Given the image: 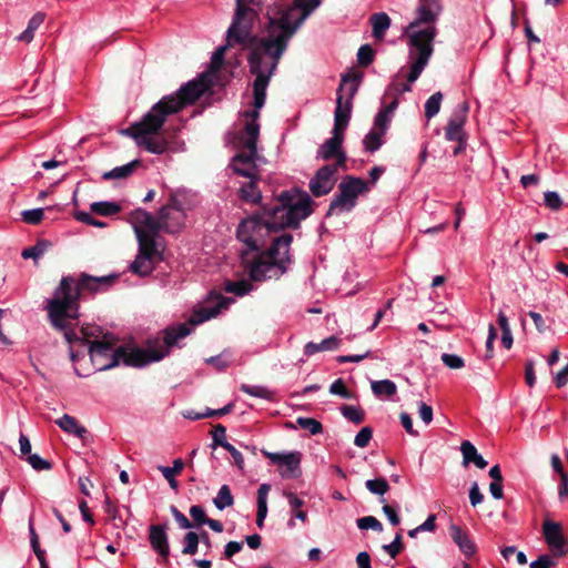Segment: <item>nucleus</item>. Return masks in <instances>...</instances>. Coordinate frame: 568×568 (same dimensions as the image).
<instances>
[{"instance_id": "44", "label": "nucleus", "mask_w": 568, "mask_h": 568, "mask_svg": "<svg viewBox=\"0 0 568 568\" xmlns=\"http://www.w3.org/2000/svg\"><path fill=\"white\" fill-rule=\"evenodd\" d=\"M385 133H382L381 131H378L376 129L371 130L369 133L366 134V136L364 139L365 149L368 152L377 151L382 145V136Z\"/></svg>"}, {"instance_id": "16", "label": "nucleus", "mask_w": 568, "mask_h": 568, "mask_svg": "<svg viewBox=\"0 0 568 568\" xmlns=\"http://www.w3.org/2000/svg\"><path fill=\"white\" fill-rule=\"evenodd\" d=\"M338 169L336 165L326 164L316 171L308 184L310 191L314 196L321 197L333 190L337 181L336 174Z\"/></svg>"}, {"instance_id": "4", "label": "nucleus", "mask_w": 568, "mask_h": 568, "mask_svg": "<svg viewBox=\"0 0 568 568\" xmlns=\"http://www.w3.org/2000/svg\"><path fill=\"white\" fill-rule=\"evenodd\" d=\"M118 278V274L92 276L84 272L78 276H63L52 298L47 302L45 310L51 325L55 329H64L65 320L79 318L80 300L84 293L105 292Z\"/></svg>"}, {"instance_id": "54", "label": "nucleus", "mask_w": 568, "mask_h": 568, "mask_svg": "<svg viewBox=\"0 0 568 568\" xmlns=\"http://www.w3.org/2000/svg\"><path fill=\"white\" fill-rule=\"evenodd\" d=\"M43 215V209L27 210L22 212V220L28 224L37 225L42 221Z\"/></svg>"}, {"instance_id": "8", "label": "nucleus", "mask_w": 568, "mask_h": 568, "mask_svg": "<svg viewBox=\"0 0 568 568\" xmlns=\"http://www.w3.org/2000/svg\"><path fill=\"white\" fill-rule=\"evenodd\" d=\"M264 55H266L265 52L256 47L247 54L250 71L255 75L253 82V105L256 109H261L265 104L266 89L280 62V60L270 59L268 63L263 59Z\"/></svg>"}, {"instance_id": "49", "label": "nucleus", "mask_w": 568, "mask_h": 568, "mask_svg": "<svg viewBox=\"0 0 568 568\" xmlns=\"http://www.w3.org/2000/svg\"><path fill=\"white\" fill-rule=\"evenodd\" d=\"M356 524H357V527L362 530H367V529H373L375 531L383 530L382 523L378 519H376L374 516H365V517L358 518Z\"/></svg>"}, {"instance_id": "25", "label": "nucleus", "mask_w": 568, "mask_h": 568, "mask_svg": "<svg viewBox=\"0 0 568 568\" xmlns=\"http://www.w3.org/2000/svg\"><path fill=\"white\" fill-rule=\"evenodd\" d=\"M57 425L64 432L77 436L80 439H84L88 430L84 426L80 425L79 422L68 414H64L60 419H58Z\"/></svg>"}, {"instance_id": "38", "label": "nucleus", "mask_w": 568, "mask_h": 568, "mask_svg": "<svg viewBox=\"0 0 568 568\" xmlns=\"http://www.w3.org/2000/svg\"><path fill=\"white\" fill-rule=\"evenodd\" d=\"M372 390L376 396L385 395L387 397H392L396 394L397 387L394 382L389 379H383L373 382Z\"/></svg>"}, {"instance_id": "35", "label": "nucleus", "mask_w": 568, "mask_h": 568, "mask_svg": "<svg viewBox=\"0 0 568 568\" xmlns=\"http://www.w3.org/2000/svg\"><path fill=\"white\" fill-rule=\"evenodd\" d=\"M51 246L48 240H39L33 246L27 247L22 251L23 258L37 260L42 256Z\"/></svg>"}, {"instance_id": "57", "label": "nucleus", "mask_w": 568, "mask_h": 568, "mask_svg": "<svg viewBox=\"0 0 568 568\" xmlns=\"http://www.w3.org/2000/svg\"><path fill=\"white\" fill-rule=\"evenodd\" d=\"M28 463L32 466L36 470H49L51 469L52 465L49 460L43 459L38 454H31L27 457Z\"/></svg>"}, {"instance_id": "63", "label": "nucleus", "mask_w": 568, "mask_h": 568, "mask_svg": "<svg viewBox=\"0 0 568 568\" xmlns=\"http://www.w3.org/2000/svg\"><path fill=\"white\" fill-rule=\"evenodd\" d=\"M389 123V115L386 112L379 111L375 118L374 129L381 131L382 133L386 132V129Z\"/></svg>"}, {"instance_id": "48", "label": "nucleus", "mask_w": 568, "mask_h": 568, "mask_svg": "<svg viewBox=\"0 0 568 568\" xmlns=\"http://www.w3.org/2000/svg\"><path fill=\"white\" fill-rule=\"evenodd\" d=\"M190 516L192 517L193 521V528H199L207 521V515L204 510V508L200 505H193L190 508Z\"/></svg>"}, {"instance_id": "6", "label": "nucleus", "mask_w": 568, "mask_h": 568, "mask_svg": "<svg viewBox=\"0 0 568 568\" xmlns=\"http://www.w3.org/2000/svg\"><path fill=\"white\" fill-rule=\"evenodd\" d=\"M260 136V126L250 124L237 135V145L241 151L235 154L231 162L233 172L240 176L251 180H260L256 161L260 160L257 153V140Z\"/></svg>"}, {"instance_id": "43", "label": "nucleus", "mask_w": 568, "mask_h": 568, "mask_svg": "<svg viewBox=\"0 0 568 568\" xmlns=\"http://www.w3.org/2000/svg\"><path fill=\"white\" fill-rule=\"evenodd\" d=\"M365 486L372 494L378 496H384L389 490V485L384 477L368 479Z\"/></svg>"}, {"instance_id": "60", "label": "nucleus", "mask_w": 568, "mask_h": 568, "mask_svg": "<svg viewBox=\"0 0 568 568\" xmlns=\"http://www.w3.org/2000/svg\"><path fill=\"white\" fill-rule=\"evenodd\" d=\"M171 514L178 523L179 527L182 529L193 528L192 521L186 518L184 514H182L175 506L170 507Z\"/></svg>"}, {"instance_id": "46", "label": "nucleus", "mask_w": 568, "mask_h": 568, "mask_svg": "<svg viewBox=\"0 0 568 568\" xmlns=\"http://www.w3.org/2000/svg\"><path fill=\"white\" fill-rule=\"evenodd\" d=\"M296 423L302 429L308 430L312 435L320 434L323 430L322 424L315 418L298 417Z\"/></svg>"}, {"instance_id": "33", "label": "nucleus", "mask_w": 568, "mask_h": 568, "mask_svg": "<svg viewBox=\"0 0 568 568\" xmlns=\"http://www.w3.org/2000/svg\"><path fill=\"white\" fill-rule=\"evenodd\" d=\"M233 406L234 405L232 403H230V404L225 405L224 407H222L220 409L206 408L204 413L189 412L184 416L186 418H190V419H193V420H199V419L209 418V417H221V416H224V415L231 413L232 409H233Z\"/></svg>"}, {"instance_id": "39", "label": "nucleus", "mask_w": 568, "mask_h": 568, "mask_svg": "<svg viewBox=\"0 0 568 568\" xmlns=\"http://www.w3.org/2000/svg\"><path fill=\"white\" fill-rule=\"evenodd\" d=\"M342 415L349 422L358 425L365 420V412L361 407L352 405H343L341 407Z\"/></svg>"}, {"instance_id": "26", "label": "nucleus", "mask_w": 568, "mask_h": 568, "mask_svg": "<svg viewBox=\"0 0 568 568\" xmlns=\"http://www.w3.org/2000/svg\"><path fill=\"white\" fill-rule=\"evenodd\" d=\"M185 466V463L181 458H176L173 460V466H158V469L161 471L163 477L168 480L170 487L174 490L179 488V483L175 479V476L180 475Z\"/></svg>"}, {"instance_id": "41", "label": "nucleus", "mask_w": 568, "mask_h": 568, "mask_svg": "<svg viewBox=\"0 0 568 568\" xmlns=\"http://www.w3.org/2000/svg\"><path fill=\"white\" fill-rule=\"evenodd\" d=\"M240 389L254 397L271 400L273 398V392L264 386L242 384Z\"/></svg>"}, {"instance_id": "14", "label": "nucleus", "mask_w": 568, "mask_h": 568, "mask_svg": "<svg viewBox=\"0 0 568 568\" xmlns=\"http://www.w3.org/2000/svg\"><path fill=\"white\" fill-rule=\"evenodd\" d=\"M160 219L166 233L173 234L182 229L185 213L182 203L174 195H171L169 203L160 209Z\"/></svg>"}, {"instance_id": "53", "label": "nucleus", "mask_w": 568, "mask_h": 568, "mask_svg": "<svg viewBox=\"0 0 568 568\" xmlns=\"http://www.w3.org/2000/svg\"><path fill=\"white\" fill-rule=\"evenodd\" d=\"M226 437V428L222 424H216L213 427L212 430V439H213V447L221 446L224 447V445L229 444L225 439Z\"/></svg>"}, {"instance_id": "3", "label": "nucleus", "mask_w": 568, "mask_h": 568, "mask_svg": "<svg viewBox=\"0 0 568 568\" xmlns=\"http://www.w3.org/2000/svg\"><path fill=\"white\" fill-rule=\"evenodd\" d=\"M212 85L213 80L210 73H201L196 79L182 85L174 94L164 95L140 121L121 130V134L132 138L139 146L152 154L165 153L169 149V140L163 130L166 118L195 103Z\"/></svg>"}, {"instance_id": "64", "label": "nucleus", "mask_w": 568, "mask_h": 568, "mask_svg": "<svg viewBox=\"0 0 568 568\" xmlns=\"http://www.w3.org/2000/svg\"><path fill=\"white\" fill-rule=\"evenodd\" d=\"M556 562L548 555H540L530 564V568H551Z\"/></svg>"}, {"instance_id": "10", "label": "nucleus", "mask_w": 568, "mask_h": 568, "mask_svg": "<svg viewBox=\"0 0 568 568\" xmlns=\"http://www.w3.org/2000/svg\"><path fill=\"white\" fill-rule=\"evenodd\" d=\"M361 79V73H347L342 77V81L337 90L332 134H338L344 138V131L346 130L351 119L352 100L357 92Z\"/></svg>"}, {"instance_id": "56", "label": "nucleus", "mask_w": 568, "mask_h": 568, "mask_svg": "<svg viewBox=\"0 0 568 568\" xmlns=\"http://www.w3.org/2000/svg\"><path fill=\"white\" fill-rule=\"evenodd\" d=\"M442 362L450 369H460L465 366L464 359L455 354L444 353L442 355Z\"/></svg>"}, {"instance_id": "9", "label": "nucleus", "mask_w": 568, "mask_h": 568, "mask_svg": "<svg viewBox=\"0 0 568 568\" xmlns=\"http://www.w3.org/2000/svg\"><path fill=\"white\" fill-rule=\"evenodd\" d=\"M264 55H266L265 52L256 47L247 54L250 71L255 75L253 82V105L256 109H261L265 104L266 89L280 62V60L270 59L268 63L263 59Z\"/></svg>"}, {"instance_id": "11", "label": "nucleus", "mask_w": 568, "mask_h": 568, "mask_svg": "<svg viewBox=\"0 0 568 568\" xmlns=\"http://www.w3.org/2000/svg\"><path fill=\"white\" fill-rule=\"evenodd\" d=\"M368 183L353 175H346L338 185V194L331 201L326 216H331L336 211H349L356 205V199L359 194L368 192Z\"/></svg>"}, {"instance_id": "27", "label": "nucleus", "mask_w": 568, "mask_h": 568, "mask_svg": "<svg viewBox=\"0 0 568 568\" xmlns=\"http://www.w3.org/2000/svg\"><path fill=\"white\" fill-rule=\"evenodd\" d=\"M341 339L336 336H329L321 343L308 342L304 347V353L307 356L314 355L317 352L335 351L338 348Z\"/></svg>"}, {"instance_id": "29", "label": "nucleus", "mask_w": 568, "mask_h": 568, "mask_svg": "<svg viewBox=\"0 0 568 568\" xmlns=\"http://www.w3.org/2000/svg\"><path fill=\"white\" fill-rule=\"evenodd\" d=\"M139 166H141V161L133 160L125 165L114 168L111 171L103 173L102 178L104 180L125 179L130 176Z\"/></svg>"}, {"instance_id": "42", "label": "nucleus", "mask_w": 568, "mask_h": 568, "mask_svg": "<svg viewBox=\"0 0 568 568\" xmlns=\"http://www.w3.org/2000/svg\"><path fill=\"white\" fill-rule=\"evenodd\" d=\"M443 100L442 92H435L432 94L425 103V116L429 120L435 116L440 110V103Z\"/></svg>"}, {"instance_id": "50", "label": "nucleus", "mask_w": 568, "mask_h": 568, "mask_svg": "<svg viewBox=\"0 0 568 568\" xmlns=\"http://www.w3.org/2000/svg\"><path fill=\"white\" fill-rule=\"evenodd\" d=\"M383 549L392 557V558H396L404 549V544H403V537H402V534L400 532H397L395 535V538L394 540L388 544V545H384L383 546Z\"/></svg>"}, {"instance_id": "31", "label": "nucleus", "mask_w": 568, "mask_h": 568, "mask_svg": "<svg viewBox=\"0 0 568 568\" xmlns=\"http://www.w3.org/2000/svg\"><path fill=\"white\" fill-rule=\"evenodd\" d=\"M257 181L258 180H251L241 187L240 193L243 201L258 203L262 200V193L256 185Z\"/></svg>"}, {"instance_id": "12", "label": "nucleus", "mask_w": 568, "mask_h": 568, "mask_svg": "<svg viewBox=\"0 0 568 568\" xmlns=\"http://www.w3.org/2000/svg\"><path fill=\"white\" fill-rule=\"evenodd\" d=\"M235 2L236 8L232 23L229 27V36L231 39L240 40V37H237V30L241 32L247 31L250 34H254L253 23L258 17L255 8L261 6V0H235Z\"/></svg>"}, {"instance_id": "61", "label": "nucleus", "mask_w": 568, "mask_h": 568, "mask_svg": "<svg viewBox=\"0 0 568 568\" xmlns=\"http://www.w3.org/2000/svg\"><path fill=\"white\" fill-rule=\"evenodd\" d=\"M484 500V495L481 494L477 481H474L469 489V501L473 507H476Z\"/></svg>"}, {"instance_id": "17", "label": "nucleus", "mask_w": 568, "mask_h": 568, "mask_svg": "<svg viewBox=\"0 0 568 568\" xmlns=\"http://www.w3.org/2000/svg\"><path fill=\"white\" fill-rule=\"evenodd\" d=\"M344 138L338 134H333L332 138L327 139L318 149L317 158L325 161L336 159L333 165L346 170L347 156L342 150Z\"/></svg>"}, {"instance_id": "59", "label": "nucleus", "mask_w": 568, "mask_h": 568, "mask_svg": "<svg viewBox=\"0 0 568 568\" xmlns=\"http://www.w3.org/2000/svg\"><path fill=\"white\" fill-rule=\"evenodd\" d=\"M545 204L554 211H557L561 207L562 201L557 192L547 191L545 192Z\"/></svg>"}, {"instance_id": "45", "label": "nucleus", "mask_w": 568, "mask_h": 568, "mask_svg": "<svg viewBox=\"0 0 568 568\" xmlns=\"http://www.w3.org/2000/svg\"><path fill=\"white\" fill-rule=\"evenodd\" d=\"M82 333V346H90V343L93 342V339H101L102 336L105 334L103 331L98 326H88L83 327L81 329Z\"/></svg>"}, {"instance_id": "2", "label": "nucleus", "mask_w": 568, "mask_h": 568, "mask_svg": "<svg viewBox=\"0 0 568 568\" xmlns=\"http://www.w3.org/2000/svg\"><path fill=\"white\" fill-rule=\"evenodd\" d=\"M225 307V300L214 307H202L195 310L191 315L189 323H181L176 326H170L164 329V346L161 348H133L118 346L119 339L111 333H106L101 339H93L88 347V353L92 365L97 371L111 369L122 362L126 366L142 367L153 362H159L169 354V348L176 345L179 339L186 337L191 333L190 325H199L220 313Z\"/></svg>"}, {"instance_id": "1", "label": "nucleus", "mask_w": 568, "mask_h": 568, "mask_svg": "<svg viewBox=\"0 0 568 568\" xmlns=\"http://www.w3.org/2000/svg\"><path fill=\"white\" fill-rule=\"evenodd\" d=\"M313 203L306 191L293 187L281 192L274 205L263 206V216L252 215L240 223L236 237L247 246L241 253V264L251 281L278 278L287 271L293 236L288 233L276 236L263 250L266 239L273 232L298 229L301 221L313 213Z\"/></svg>"}, {"instance_id": "34", "label": "nucleus", "mask_w": 568, "mask_h": 568, "mask_svg": "<svg viewBox=\"0 0 568 568\" xmlns=\"http://www.w3.org/2000/svg\"><path fill=\"white\" fill-rule=\"evenodd\" d=\"M44 18V13H36L29 20L27 29L20 34L19 39L24 42H30L34 37L36 30L43 23Z\"/></svg>"}, {"instance_id": "62", "label": "nucleus", "mask_w": 568, "mask_h": 568, "mask_svg": "<svg viewBox=\"0 0 568 568\" xmlns=\"http://www.w3.org/2000/svg\"><path fill=\"white\" fill-rule=\"evenodd\" d=\"M225 450H227L233 459H234V464L236 465V467L239 469H243L244 468V458H243V455L241 454L240 450H237L233 445H231L230 443L224 445L223 447Z\"/></svg>"}, {"instance_id": "58", "label": "nucleus", "mask_w": 568, "mask_h": 568, "mask_svg": "<svg viewBox=\"0 0 568 568\" xmlns=\"http://www.w3.org/2000/svg\"><path fill=\"white\" fill-rule=\"evenodd\" d=\"M149 212H146L143 209H135L130 213V222L133 224L134 232L136 233V230H143L142 224L148 216Z\"/></svg>"}, {"instance_id": "15", "label": "nucleus", "mask_w": 568, "mask_h": 568, "mask_svg": "<svg viewBox=\"0 0 568 568\" xmlns=\"http://www.w3.org/2000/svg\"><path fill=\"white\" fill-rule=\"evenodd\" d=\"M542 535L555 557L568 555V541L564 537L562 526L560 523L546 519L542 523Z\"/></svg>"}, {"instance_id": "47", "label": "nucleus", "mask_w": 568, "mask_h": 568, "mask_svg": "<svg viewBox=\"0 0 568 568\" xmlns=\"http://www.w3.org/2000/svg\"><path fill=\"white\" fill-rule=\"evenodd\" d=\"M375 58V51L369 44H364L358 49L357 61L361 67H368Z\"/></svg>"}, {"instance_id": "18", "label": "nucleus", "mask_w": 568, "mask_h": 568, "mask_svg": "<svg viewBox=\"0 0 568 568\" xmlns=\"http://www.w3.org/2000/svg\"><path fill=\"white\" fill-rule=\"evenodd\" d=\"M261 452L273 464L286 467V471L282 473L283 477L295 478L300 475V464L302 459V454L300 452H291L287 454L271 453L265 449H262Z\"/></svg>"}, {"instance_id": "22", "label": "nucleus", "mask_w": 568, "mask_h": 568, "mask_svg": "<svg viewBox=\"0 0 568 568\" xmlns=\"http://www.w3.org/2000/svg\"><path fill=\"white\" fill-rule=\"evenodd\" d=\"M154 237L155 235L148 233L145 230H136V239L139 243L138 253L143 257L162 261L163 256L162 253L158 250Z\"/></svg>"}, {"instance_id": "55", "label": "nucleus", "mask_w": 568, "mask_h": 568, "mask_svg": "<svg viewBox=\"0 0 568 568\" xmlns=\"http://www.w3.org/2000/svg\"><path fill=\"white\" fill-rule=\"evenodd\" d=\"M373 436V429L369 426L363 427L355 436L354 444L357 447L364 448L368 445Z\"/></svg>"}, {"instance_id": "19", "label": "nucleus", "mask_w": 568, "mask_h": 568, "mask_svg": "<svg viewBox=\"0 0 568 568\" xmlns=\"http://www.w3.org/2000/svg\"><path fill=\"white\" fill-rule=\"evenodd\" d=\"M442 0H419L416 9V18L410 22V28H419L422 23H435L440 11Z\"/></svg>"}, {"instance_id": "36", "label": "nucleus", "mask_w": 568, "mask_h": 568, "mask_svg": "<svg viewBox=\"0 0 568 568\" xmlns=\"http://www.w3.org/2000/svg\"><path fill=\"white\" fill-rule=\"evenodd\" d=\"M90 209L93 213L102 216H111L121 212V206L115 202H94Z\"/></svg>"}, {"instance_id": "20", "label": "nucleus", "mask_w": 568, "mask_h": 568, "mask_svg": "<svg viewBox=\"0 0 568 568\" xmlns=\"http://www.w3.org/2000/svg\"><path fill=\"white\" fill-rule=\"evenodd\" d=\"M166 528V525H151L149 528L150 545L164 562L169 561L170 556Z\"/></svg>"}, {"instance_id": "24", "label": "nucleus", "mask_w": 568, "mask_h": 568, "mask_svg": "<svg viewBox=\"0 0 568 568\" xmlns=\"http://www.w3.org/2000/svg\"><path fill=\"white\" fill-rule=\"evenodd\" d=\"M460 452L463 455V464L467 466L470 463H474L476 467L479 469H484L487 467L488 463L481 455L478 454L476 447L469 442L464 440L460 445Z\"/></svg>"}, {"instance_id": "23", "label": "nucleus", "mask_w": 568, "mask_h": 568, "mask_svg": "<svg viewBox=\"0 0 568 568\" xmlns=\"http://www.w3.org/2000/svg\"><path fill=\"white\" fill-rule=\"evenodd\" d=\"M449 536L466 557L476 554L477 547L466 530L457 525H450Z\"/></svg>"}, {"instance_id": "7", "label": "nucleus", "mask_w": 568, "mask_h": 568, "mask_svg": "<svg viewBox=\"0 0 568 568\" xmlns=\"http://www.w3.org/2000/svg\"><path fill=\"white\" fill-rule=\"evenodd\" d=\"M426 26L423 29L410 28V23L407 27L406 33L409 38V45L417 52L416 57L413 58L409 73L407 74V81L415 82L422 74L424 68L427 65L433 52V42L437 34V30L434 23H422Z\"/></svg>"}, {"instance_id": "21", "label": "nucleus", "mask_w": 568, "mask_h": 568, "mask_svg": "<svg viewBox=\"0 0 568 568\" xmlns=\"http://www.w3.org/2000/svg\"><path fill=\"white\" fill-rule=\"evenodd\" d=\"M469 106L467 102H463L458 110L450 116L445 128V138L448 141L460 140L465 138L464 125L467 119Z\"/></svg>"}, {"instance_id": "37", "label": "nucleus", "mask_w": 568, "mask_h": 568, "mask_svg": "<svg viewBox=\"0 0 568 568\" xmlns=\"http://www.w3.org/2000/svg\"><path fill=\"white\" fill-rule=\"evenodd\" d=\"M213 504L220 510L233 506L234 498L227 485L221 486L217 496L213 499Z\"/></svg>"}, {"instance_id": "52", "label": "nucleus", "mask_w": 568, "mask_h": 568, "mask_svg": "<svg viewBox=\"0 0 568 568\" xmlns=\"http://www.w3.org/2000/svg\"><path fill=\"white\" fill-rule=\"evenodd\" d=\"M329 393L333 395H338L346 399L353 398V393L347 389L342 378H338L335 382H333V384L329 387Z\"/></svg>"}, {"instance_id": "5", "label": "nucleus", "mask_w": 568, "mask_h": 568, "mask_svg": "<svg viewBox=\"0 0 568 568\" xmlns=\"http://www.w3.org/2000/svg\"><path fill=\"white\" fill-rule=\"evenodd\" d=\"M320 3L321 0H295L294 7L302 10L301 17L294 23L291 22L288 12L280 19H271V27L280 29L281 32L276 36L270 33L263 38L255 34V47L264 51L270 59L281 60L287 49L288 40Z\"/></svg>"}, {"instance_id": "28", "label": "nucleus", "mask_w": 568, "mask_h": 568, "mask_svg": "<svg viewBox=\"0 0 568 568\" xmlns=\"http://www.w3.org/2000/svg\"><path fill=\"white\" fill-rule=\"evenodd\" d=\"M371 24L373 28V37L382 40L387 29L390 27V18L385 12H378L371 16Z\"/></svg>"}, {"instance_id": "40", "label": "nucleus", "mask_w": 568, "mask_h": 568, "mask_svg": "<svg viewBox=\"0 0 568 568\" xmlns=\"http://www.w3.org/2000/svg\"><path fill=\"white\" fill-rule=\"evenodd\" d=\"M183 555L193 556L197 552L199 544H200V537L197 532L195 531H189L183 537Z\"/></svg>"}, {"instance_id": "51", "label": "nucleus", "mask_w": 568, "mask_h": 568, "mask_svg": "<svg viewBox=\"0 0 568 568\" xmlns=\"http://www.w3.org/2000/svg\"><path fill=\"white\" fill-rule=\"evenodd\" d=\"M142 226H144L146 229L145 231L152 235H156L160 231H163V224L160 216L155 219L150 213L145 217Z\"/></svg>"}, {"instance_id": "32", "label": "nucleus", "mask_w": 568, "mask_h": 568, "mask_svg": "<svg viewBox=\"0 0 568 568\" xmlns=\"http://www.w3.org/2000/svg\"><path fill=\"white\" fill-rule=\"evenodd\" d=\"M253 288V285L247 280H241V281H225L224 283V291L227 293H232L236 296H244L247 293H250Z\"/></svg>"}, {"instance_id": "30", "label": "nucleus", "mask_w": 568, "mask_h": 568, "mask_svg": "<svg viewBox=\"0 0 568 568\" xmlns=\"http://www.w3.org/2000/svg\"><path fill=\"white\" fill-rule=\"evenodd\" d=\"M154 261L155 260H151L149 257H143L138 253L135 260L130 265V271L142 277L149 276L154 270Z\"/></svg>"}, {"instance_id": "13", "label": "nucleus", "mask_w": 568, "mask_h": 568, "mask_svg": "<svg viewBox=\"0 0 568 568\" xmlns=\"http://www.w3.org/2000/svg\"><path fill=\"white\" fill-rule=\"evenodd\" d=\"M237 37L240 40L231 39L229 36V30L226 31V43L224 45L219 47L212 55L210 68L206 72L210 73L212 80L217 77L221 71L222 65L224 64V57L227 49L235 47L236 44L241 45L242 49L253 50L255 47V34H250L247 31H239Z\"/></svg>"}]
</instances>
